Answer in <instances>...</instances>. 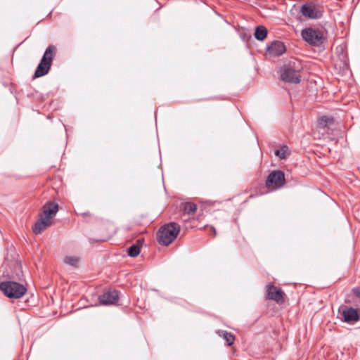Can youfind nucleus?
Segmentation results:
<instances>
[{
  "label": "nucleus",
  "instance_id": "1",
  "mask_svg": "<svg viewBox=\"0 0 360 360\" xmlns=\"http://www.w3.org/2000/svg\"><path fill=\"white\" fill-rule=\"evenodd\" d=\"M58 211V204L53 201H48L41 207L39 219L34 224L32 230L38 235L52 224V219Z\"/></svg>",
  "mask_w": 360,
  "mask_h": 360
},
{
  "label": "nucleus",
  "instance_id": "2",
  "mask_svg": "<svg viewBox=\"0 0 360 360\" xmlns=\"http://www.w3.org/2000/svg\"><path fill=\"white\" fill-rule=\"evenodd\" d=\"M179 231L180 226L176 222L165 224L157 233L158 241L160 244L167 246L176 238Z\"/></svg>",
  "mask_w": 360,
  "mask_h": 360
},
{
  "label": "nucleus",
  "instance_id": "3",
  "mask_svg": "<svg viewBox=\"0 0 360 360\" xmlns=\"http://www.w3.org/2000/svg\"><path fill=\"white\" fill-rule=\"evenodd\" d=\"M56 52V48L55 46L50 45L47 47L40 63L37 67L34 75V77L44 76L49 72Z\"/></svg>",
  "mask_w": 360,
  "mask_h": 360
},
{
  "label": "nucleus",
  "instance_id": "4",
  "mask_svg": "<svg viewBox=\"0 0 360 360\" xmlns=\"http://www.w3.org/2000/svg\"><path fill=\"white\" fill-rule=\"evenodd\" d=\"M300 69V65L299 63L297 65L295 62L284 65L281 70L282 80L288 83H299L301 80Z\"/></svg>",
  "mask_w": 360,
  "mask_h": 360
},
{
  "label": "nucleus",
  "instance_id": "5",
  "mask_svg": "<svg viewBox=\"0 0 360 360\" xmlns=\"http://www.w3.org/2000/svg\"><path fill=\"white\" fill-rule=\"evenodd\" d=\"M346 302L355 305L356 307L345 306L342 307L341 315L343 321L348 323H354L360 321V302L353 300V298L348 297Z\"/></svg>",
  "mask_w": 360,
  "mask_h": 360
},
{
  "label": "nucleus",
  "instance_id": "6",
  "mask_svg": "<svg viewBox=\"0 0 360 360\" xmlns=\"http://www.w3.org/2000/svg\"><path fill=\"white\" fill-rule=\"evenodd\" d=\"M0 290L9 298H20L27 292L22 284L14 281H5L0 284Z\"/></svg>",
  "mask_w": 360,
  "mask_h": 360
},
{
  "label": "nucleus",
  "instance_id": "7",
  "mask_svg": "<svg viewBox=\"0 0 360 360\" xmlns=\"http://www.w3.org/2000/svg\"><path fill=\"white\" fill-rule=\"evenodd\" d=\"M285 183V174L281 170H275L271 172L266 180V186L271 191L277 190L284 186Z\"/></svg>",
  "mask_w": 360,
  "mask_h": 360
},
{
  "label": "nucleus",
  "instance_id": "8",
  "mask_svg": "<svg viewBox=\"0 0 360 360\" xmlns=\"http://www.w3.org/2000/svg\"><path fill=\"white\" fill-rule=\"evenodd\" d=\"M302 38L313 46H319L323 42V34L319 30L305 28L302 30Z\"/></svg>",
  "mask_w": 360,
  "mask_h": 360
},
{
  "label": "nucleus",
  "instance_id": "9",
  "mask_svg": "<svg viewBox=\"0 0 360 360\" xmlns=\"http://www.w3.org/2000/svg\"><path fill=\"white\" fill-rule=\"evenodd\" d=\"M267 300H274L278 304H283L285 302L284 292L283 291L274 285L273 284L269 283L266 286Z\"/></svg>",
  "mask_w": 360,
  "mask_h": 360
},
{
  "label": "nucleus",
  "instance_id": "10",
  "mask_svg": "<svg viewBox=\"0 0 360 360\" xmlns=\"http://www.w3.org/2000/svg\"><path fill=\"white\" fill-rule=\"evenodd\" d=\"M119 292L116 290H108L99 295L98 302L101 305H112L117 303Z\"/></svg>",
  "mask_w": 360,
  "mask_h": 360
},
{
  "label": "nucleus",
  "instance_id": "11",
  "mask_svg": "<svg viewBox=\"0 0 360 360\" xmlns=\"http://www.w3.org/2000/svg\"><path fill=\"white\" fill-rule=\"evenodd\" d=\"M300 12L304 17L309 19H319L322 16L321 11L311 4H304Z\"/></svg>",
  "mask_w": 360,
  "mask_h": 360
},
{
  "label": "nucleus",
  "instance_id": "12",
  "mask_svg": "<svg viewBox=\"0 0 360 360\" xmlns=\"http://www.w3.org/2000/svg\"><path fill=\"white\" fill-rule=\"evenodd\" d=\"M269 53L273 56H278L285 51V46L282 41H274L267 48Z\"/></svg>",
  "mask_w": 360,
  "mask_h": 360
},
{
  "label": "nucleus",
  "instance_id": "13",
  "mask_svg": "<svg viewBox=\"0 0 360 360\" xmlns=\"http://www.w3.org/2000/svg\"><path fill=\"white\" fill-rule=\"evenodd\" d=\"M334 120L333 117H329L326 115H323L319 117L317 120V127L319 129H326L328 125H330L333 123Z\"/></svg>",
  "mask_w": 360,
  "mask_h": 360
},
{
  "label": "nucleus",
  "instance_id": "14",
  "mask_svg": "<svg viewBox=\"0 0 360 360\" xmlns=\"http://www.w3.org/2000/svg\"><path fill=\"white\" fill-rule=\"evenodd\" d=\"M217 333L219 336L224 338L228 346H231L233 344L235 341V337L231 333L227 332L226 330H219L217 331Z\"/></svg>",
  "mask_w": 360,
  "mask_h": 360
},
{
  "label": "nucleus",
  "instance_id": "15",
  "mask_svg": "<svg viewBox=\"0 0 360 360\" xmlns=\"http://www.w3.org/2000/svg\"><path fill=\"white\" fill-rule=\"evenodd\" d=\"M267 36V30L263 26H258L255 29V37L259 41H263Z\"/></svg>",
  "mask_w": 360,
  "mask_h": 360
},
{
  "label": "nucleus",
  "instance_id": "16",
  "mask_svg": "<svg viewBox=\"0 0 360 360\" xmlns=\"http://www.w3.org/2000/svg\"><path fill=\"white\" fill-rule=\"evenodd\" d=\"M141 251L140 240H138L136 244L132 245L128 249V255L130 257H135L138 256Z\"/></svg>",
  "mask_w": 360,
  "mask_h": 360
},
{
  "label": "nucleus",
  "instance_id": "17",
  "mask_svg": "<svg viewBox=\"0 0 360 360\" xmlns=\"http://www.w3.org/2000/svg\"><path fill=\"white\" fill-rule=\"evenodd\" d=\"M197 210V206L195 203L186 202L183 205V210L184 213L188 214H193Z\"/></svg>",
  "mask_w": 360,
  "mask_h": 360
},
{
  "label": "nucleus",
  "instance_id": "18",
  "mask_svg": "<svg viewBox=\"0 0 360 360\" xmlns=\"http://www.w3.org/2000/svg\"><path fill=\"white\" fill-rule=\"evenodd\" d=\"M79 257H77V256H75V255H72V256H66L65 258H64V262L66 264H68V265H70L72 266H77L79 262Z\"/></svg>",
  "mask_w": 360,
  "mask_h": 360
},
{
  "label": "nucleus",
  "instance_id": "19",
  "mask_svg": "<svg viewBox=\"0 0 360 360\" xmlns=\"http://www.w3.org/2000/svg\"><path fill=\"white\" fill-rule=\"evenodd\" d=\"M274 153L281 159H285L290 155L288 147L286 146H283L280 149L276 150Z\"/></svg>",
  "mask_w": 360,
  "mask_h": 360
},
{
  "label": "nucleus",
  "instance_id": "20",
  "mask_svg": "<svg viewBox=\"0 0 360 360\" xmlns=\"http://www.w3.org/2000/svg\"><path fill=\"white\" fill-rule=\"evenodd\" d=\"M352 295L349 296L348 297L353 298V300H354V301H355V298L360 299V287L354 288L352 290ZM356 302H358L359 303L360 302V301H356Z\"/></svg>",
  "mask_w": 360,
  "mask_h": 360
},
{
  "label": "nucleus",
  "instance_id": "21",
  "mask_svg": "<svg viewBox=\"0 0 360 360\" xmlns=\"http://www.w3.org/2000/svg\"><path fill=\"white\" fill-rule=\"evenodd\" d=\"M212 230H213V232H214V236H216V230L214 227H212Z\"/></svg>",
  "mask_w": 360,
  "mask_h": 360
}]
</instances>
